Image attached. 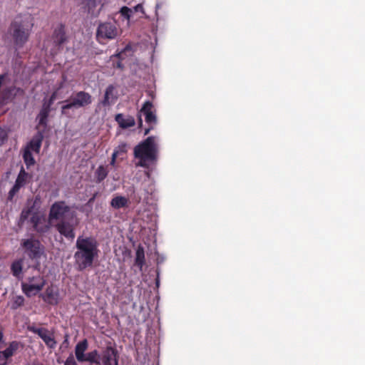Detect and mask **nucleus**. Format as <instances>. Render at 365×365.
<instances>
[{
	"mask_svg": "<svg viewBox=\"0 0 365 365\" xmlns=\"http://www.w3.org/2000/svg\"><path fill=\"white\" fill-rule=\"evenodd\" d=\"M48 222L59 234L68 240L76 237V225L73 223V215L70 206L65 201L60 200L53 203L48 212Z\"/></svg>",
	"mask_w": 365,
	"mask_h": 365,
	"instance_id": "1",
	"label": "nucleus"
},
{
	"mask_svg": "<svg viewBox=\"0 0 365 365\" xmlns=\"http://www.w3.org/2000/svg\"><path fill=\"white\" fill-rule=\"evenodd\" d=\"M87 339L79 341L75 347V356L78 362H89L96 365H118V351L112 346H106L100 354L96 349L85 354L88 349Z\"/></svg>",
	"mask_w": 365,
	"mask_h": 365,
	"instance_id": "2",
	"label": "nucleus"
},
{
	"mask_svg": "<svg viewBox=\"0 0 365 365\" xmlns=\"http://www.w3.org/2000/svg\"><path fill=\"white\" fill-rule=\"evenodd\" d=\"M77 250L74 253L75 264L80 271L91 267L98 256V243L93 237H78L76 242Z\"/></svg>",
	"mask_w": 365,
	"mask_h": 365,
	"instance_id": "3",
	"label": "nucleus"
},
{
	"mask_svg": "<svg viewBox=\"0 0 365 365\" xmlns=\"http://www.w3.org/2000/svg\"><path fill=\"white\" fill-rule=\"evenodd\" d=\"M34 25V19L29 14L19 15L10 26V32L16 49L22 48L29 41Z\"/></svg>",
	"mask_w": 365,
	"mask_h": 365,
	"instance_id": "4",
	"label": "nucleus"
},
{
	"mask_svg": "<svg viewBox=\"0 0 365 365\" xmlns=\"http://www.w3.org/2000/svg\"><path fill=\"white\" fill-rule=\"evenodd\" d=\"M158 145L155 137L149 136L134 148L133 154L139 161L137 166L148 168L149 163H155L158 158Z\"/></svg>",
	"mask_w": 365,
	"mask_h": 365,
	"instance_id": "5",
	"label": "nucleus"
},
{
	"mask_svg": "<svg viewBox=\"0 0 365 365\" xmlns=\"http://www.w3.org/2000/svg\"><path fill=\"white\" fill-rule=\"evenodd\" d=\"M24 90L16 86L8 74H0V105H7L16 97L23 96Z\"/></svg>",
	"mask_w": 365,
	"mask_h": 365,
	"instance_id": "6",
	"label": "nucleus"
},
{
	"mask_svg": "<svg viewBox=\"0 0 365 365\" xmlns=\"http://www.w3.org/2000/svg\"><path fill=\"white\" fill-rule=\"evenodd\" d=\"M92 96L86 91H78L73 93L69 101H63L66 103L61 106V114L67 115V110L70 109H78L85 108L92 103Z\"/></svg>",
	"mask_w": 365,
	"mask_h": 365,
	"instance_id": "7",
	"label": "nucleus"
},
{
	"mask_svg": "<svg viewBox=\"0 0 365 365\" xmlns=\"http://www.w3.org/2000/svg\"><path fill=\"white\" fill-rule=\"evenodd\" d=\"M46 280L44 277L38 274L29 277L21 282V290L27 297L36 296L46 285Z\"/></svg>",
	"mask_w": 365,
	"mask_h": 365,
	"instance_id": "8",
	"label": "nucleus"
},
{
	"mask_svg": "<svg viewBox=\"0 0 365 365\" xmlns=\"http://www.w3.org/2000/svg\"><path fill=\"white\" fill-rule=\"evenodd\" d=\"M118 35V29L115 23L105 22L99 24L96 31V39L100 43L104 40L114 39Z\"/></svg>",
	"mask_w": 365,
	"mask_h": 365,
	"instance_id": "9",
	"label": "nucleus"
},
{
	"mask_svg": "<svg viewBox=\"0 0 365 365\" xmlns=\"http://www.w3.org/2000/svg\"><path fill=\"white\" fill-rule=\"evenodd\" d=\"M21 245L30 259L38 260L41 258L43 247L38 240L33 238L23 240Z\"/></svg>",
	"mask_w": 365,
	"mask_h": 365,
	"instance_id": "10",
	"label": "nucleus"
},
{
	"mask_svg": "<svg viewBox=\"0 0 365 365\" xmlns=\"http://www.w3.org/2000/svg\"><path fill=\"white\" fill-rule=\"evenodd\" d=\"M28 330L34 334H37L45 343L49 349H54L56 346L53 334L50 332L48 329L42 327H36L35 326H29Z\"/></svg>",
	"mask_w": 365,
	"mask_h": 365,
	"instance_id": "11",
	"label": "nucleus"
},
{
	"mask_svg": "<svg viewBox=\"0 0 365 365\" xmlns=\"http://www.w3.org/2000/svg\"><path fill=\"white\" fill-rule=\"evenodd\" d=\"M52 41L58 51L62 50L63 44L68 41L65 26L63 24H60L54 29Z\"/></svg>",
	"mask_w": 365,
	"mask_h": 365,
	"instance_id": "12",
	"label": "nucleus"
},
{
	"mask_svg": "<svg viewBox=\"0 0 365 365\" xmlns=\"http://www.w3.org/2000/svg\"><path fill=\"white\" fill-rule=\"evenodd\" d=\"M40 297L43 302L50 305H56L58 303V291L52 284L48 286Z\"/></svg>",
	"mask_w": 365,
	"mask_h": 365,
	"instance_id": "13",
	"label": "nucleus"
},
{
	"mask_svg": "<svg viewBox=\"0 0 365 365\" xmlns=\"http://www.w3.org/2000/svg\"><path fill=\"white\" fill-rule=\"evenodd\" d=\"M29 222L31 224L34 230L37 232L45 233L48 232L49 229V226L44 223L45 220L43 217L38 212H34L32 214Z\"/></svg>",
	"mask_w": 365,
	"mask_h": 365,
	"instance_id": "14",
	"label": "nucleus"
},
{
	"mask_svg": "<svg viewBox=\"0 0 365 365\" xmlns=\"http://www.w3.org/2000/svg\"><path fill=\"white\" fill-rule=\"evenodd\" d=\"M43 140V130H38L27 143L24 150H28L30 152L33 151L38 154L41 150L42 141Z\"/></svg>",
	"mask_w": 365,
	"mask_h": 365,
	"instance_id": "15",
	"label": "nucleus"
},
{
	"mask_svg": "<svg viewBox=\"0 0 365 365\" xmlns=\"http://www.w3.org/2000/svg\"><path fill=\"white\" fill-rule=\"evenodd\" d=\"M153 103L148 101L144 103L140 113L145 115V122L148 125H155L157 123L156 115L153 112Z\"/></svg>",
	"mask_w": 365,
	"mask_h": 365,
	"instance_id": "16",
	"label": "nucleus"
},
{
	"mask_svg": "<svg viewBox=\"0 0 365 365\" xmlns=\"http://www.w3.org/2000/svg\"><path fill=\"white\" fill-rule=\"evenodd\" d=\"M115 119V121L118 123L119 126L123 129L133 127L135 124L133 117L130 115L125 116L122 113L117 114Z\"/></svg>",
	"mask_w": 365,
	"mask_h": 365,
	"instance_id": "17",
	"label": "nucleus"
},
{
	"mask_svg": "<svg viewBox=\"0 0 365 365\" xmlns=\"http://www.w3.org/2000/svg\"><path fill=\"white\" fill-rule=\"evenodd\" d=\"M21 346V342L18 341H12L8 344L7 347L4 350L1 351V353L4 354V358H6L9 361L16 354Z\"/></svg>",
	"mask_w": 365,
	"mask_h": 365,
	"instance_id": "18",
	"label": "nucleus"
},
{
	"mask_svg": "<svg viewBox=\"0 0 365 365\" xmlns=\"http://www.w3.org/2000/svg\"><path fill=\"white\" fill-rule=\"evenodd\" d=\"M114 86L113 85H109L105 91L103 99L100 102L104 107L110 106L113 104L117 99L116 97L113 96Z\"/></svg>",
	"mask_w": 365,
	"mask_h": 365,
	"instance_id": "19",
	"label": "nucleus"
},
{
	"mask_svg": "<svg viewBox=\"0 0 365 365\" xmlns=\"http://www.w3.org/2000/svg\"><path fill=\"white\" fill-rule=\"evenodd\" d=\"M50 111L51 109L48 108V106H43L37 117L38 120V123L36 126L37 129H38L39 126H43V128H46L47 126V120Z\"/></svg>",
	"mask_w": 365,
	"mask_h": 365,
	"instance_id": "20",
	"label": "nucleus"
},
{
	"mask_svg": "<svg viewBox=\"0 0 365 365\" xmlns=\"http://www.w3.org/2000/svg\"><path fill=\"white\" fill-rule=\"evenodd\" d=\"M135 264L140 269H142L145 264V252L141 245H139L135 252Z\"/></svg>",
	"mask_w": 365,
	"mask_h": 365,
	"instance_id": "21",
	"label": "nucleus"
},
{
	"mask_svg": "<svg viewBox=\"0 0 365 365\" xmlns=\"http://www.w3.org/2000/svg\"><path fill=\"white\" fill-rule=\"evenodd\" d=\"M128 200L123 196H116L113 197L110 202V205L115 209H120L127 207Z\"/></svg>",
	"mask_w": 365,
	"mask_h": 365,
	"instance_id": "22",
	"label": "nucleus"
},
{
	"mask_svg": "<svg viewBox=\"0 0 365 365\" xmlns=\"http://www.w3.org/2000/svg\"><path fill=\"white\" fill-rule=\"evenodd\" d=\"M23 269V259L15 260L12 262L11 265V271L12 274L17 277L20 278L22 273Z\"/></svg>",
	"mask_w": 365,
	"mask_h": 365,
	"instance_id": "23",
	"label": "nucleus"
},
{
	"mask_svg": "<svg viewBox=\"0 0 365 365\" xmlns=\"http://www.w3.org/2000/svg\"><path fill=\"white\" fill-rule=\"evenodd\" d=\"M29 177V174L21 167L15 182L21 187H24L26 185Z\"/></svg>",
	"mask_w": 365,
	"mask_h": 365,
	"instance_id": "24",
	"label": "nucleus"
},
{
	"mask_svg": "<svg viewBox=\"0 0 365 365\" xmlns=\"http://www.w3.org/2000/svg\"><path fill=\"white\" fill-rule=\"evenodd\" d=\"M22 158L27 168L34 165L36 163V160L31 152L28 150H23Z\"/></svg>",
	"mask_w": 365,
	"mask_h": 365,
	"instance_id": "25",
	"label": "nucleus"
},
{
	"mask_svg": "<svg viewBox=\"0 0 365 365\" xmlns=\"http://www.w3.org/2000/svg\"><path fill=\"white\" fill-rule=\"evenodd\" d=\"M95 175L96 178V181L98 182H101L107 177L108 170L104 166L100 165L96 170Z\"/></svg>",
	"mask_w": 365,
	"mask_h": 365,
	"instance_id": "26",
	"label": "nucleus"
},
{
	"mask_svg": "<svg viewBox=\"0 0 365 365\" xmlns=\"http://www.w3.org/2000/svg\"><path fill=\"white\" fill-rule=\"evenodd\" d=\"M78 3L81 5H83L84 8L88 10V12L90 13L94 10V9L97 6L98 0H77Z\"/></svg>",
	"mask_w": 365,
	"mask_h": 365,
	"instance_id": "27",
	"label": "nucleus"
},
{
	"mask_svg": "<svg viewBox=\"0 0 365 365\" xmlns=\"http://www.w3.org/2000/svg\"><path fill=\"white\" fill-rule=\"evenodd\" d=\"M24 301L25 299L24 297L21 295H18L13 297L11 304V309L14 310L17 309L18 308L24 305Z\"/></svg>",
	"mask_w": 365,
	"mask_h": 365,
	"instance_id": "28",
	"label": "nucleus"
},
{
	"mask_svg": "<svg viewBox=\"0 0 365 365\" xmlns=\"http://www.w3.org/2000/svg\"><path fill=\"white\" fill-rule=\"evenodd\" d=\"M126 153L127 145L122 143L114 150L113 154H115L118 158H120V160H123Z\"/></svg>",
	"mask_w": 365,
	"mask_h": 365,
	"instance_id": "29",
	"label": "nucleus"
},
{
	"mask_svg": "<svg viewBox=\"0 0 365 365\" xmlns=\"http://www.w3.org/2000/svg\"><path fill=\"white\" fill-rule=\"evenodd\" d=\"M22 187L17 184L16 182L14 185V186L11 188L9 190L8 195H7V201L9 202H13L14 197L15 195L19 192L20 189Z\"/></svg>",
	"mask_w": 365,
	"mask_h": 365,
	"instance_id": "30",
	"label": "nucleus"
},
{
	"mask_svg": "<svg viewBox=\"0 0 365 365\" xmlns=\"http://www.w3.org/2000/svg\"><path fill=\"white\" fill-rule=\"evenodd\" d=\"M121 56V53H118L114 56H112L110 57L111 61H113V68H119L120 70L123 69V64L120 61V60H118L116 62H115L114 58H120Z\"/></svg>",
	"mask_w": 365,
	"mask_h": 365,
	"instance_id": "31",
	"label": "nucleus"
},
{
	"mask_svg": "<svg viewBox=\"0 0 365 365\" xmlns=\"http://www.w3.org/2000/svg\"><path fill=\"white\" fill-rule=\"evenodd\" d=\"M31 208H27V209H24L21 212V215H20V222H24L31 215Z\"/></svg>",
	"mask_w": 365,
	"mask_h": 365,
	"instance_id": "32",
	"label": "nucleus"
},
{
	"mask_svg": "<svg viewBox=\"0 0 365 365\" xmlns=\"http://www.w3.org/2000/svg\"><path fill=\"white\" fill-rule=\"evenodd\" d=\"M120 13L124 18L130 20L132 14V9L127 6H123L120 10Z\"/></svg>",
	"mask_w": 365,
	"mask_h": 365,
	"instance_id": "33",
	"label": "nucleus"
},
{
	"mask_svg": "<svg viewBox=\"0 0 365 365\" xmlns=\"http://www.w3.org/2000/svg\"><path fill=\"white\" fill-rule=\"evenodd\" d=\"M56 98V92H53V93L51 95V96H50V98H49V99H48V102L44 103L43 106H48V108L51 109V106H52V104L53 103V102H54V101H55Z\"/></svg>",
	"mask_w": 365,
	"mask_h": 365,
	"instance_id": "34",
	"label": "nucleus"
},
{
	"mask_svg": "<svg viewBox=\"0 0 365 365\" xmlns=\"http://www.w3.org/2000/svg\"><path fill=\"white\" fill-rule=\"evenodd\" d=\"M63 365H78L73 354H70Z\"/></svg>",
	"mask_w": 365,
	"mask_h": 365,
	"instance_id": "35",
	"label": "nucleus"
},
{
	"mask_svg": "<svg viewBox=\"0 0 365 365\" xmlns=\"http://www.w3.org/2000/svg\"><path fill=\"white\" fill-rule=\"evenodd\" d=\"M8 364V360L6 358H4V354L0 351V365H6Z\"/></svg>",
	"mask_w": 365,
	"mask_h": 365,
	"instance_id": "36",
	"label": "nucleus"
},
{
	"mask_svg": "<svg viewBox=\"0 0 365 365\" xmlns=\"http://www.w3.org/2000/svg\"><path fill=\"white\" fill-rule=\"evenodd\" d=\"M5 339H4V329L2 327H0V347H1V345L4 344Z\"/></svg>",
	"mask_w": 365,
	"mask_h": 365,
	"instance_id": "37",
	"label": "nucleus"
},
{
	"mask_svg": "<svg viewBox=\"0 0 365 365\" xmlns=\"http://www.w3.org/2000/svg\"><path fill=\"white\" fill-rule=\"evenodd\" d=\"M6 137V133L4 129L0 127V141L4 140Z\"/></svg>",
	"mask_w": 365,
	"mask_h": 365,
	"instance_id": "38",
	"label": "nucleus"
},
{
	"mask_svg": "<svg viewBox=\"0 0 365 365\" xmlns=\"http://www.w3.org/2000/svg\"><path fill=\"white\" fill-rule=\"evenodd\" d=\"M117 158L118 157L116 156L115 154H112L111 160H110V165L115 166Z\"/></svg>",
	"mask_w": 365,
	"mask_h": 365,
	"instance_id": "39",
	"label": "nucleus"
},
{
	"mask_svg": "<svg viewBox=\"0 0 365 365\" xmlns=\"http://www.w3.org/2000/svg\"><path fill=\"white\" fill-rule=\"evenodd\" d=\"M133 9L135 12L143 11V7L142 4H140L136 5Z\"/></svg>",
	"mask_w": 365,
	"mask_h": 365,
	"instance_id": "40",
	"label": "nucleus"
},
{
	"mask_svg": "<svg viewBox=\"0 0 365 365\" xmlns=\"http://www.w3.org/2000/svg\"><path fill=\"white\" fill-rule=\"evenodd\" d=\"M153 126H154L153 125H149V128H146V129L145 130L144 135H148V134L150 133V131L152 129H153Z\"/></svg>",
	"mask_w": 365,
	"mask_h": 365,
	"instance_id": "41",
	"label": "nucleus"
},
{
	"mask_svg": "<svg viewBox=\"0 0 365 365\" xmlns=\"http://www.w3.org/2000/svg\"><path fill=\"white\" fill-rule=\"evenodd\" d=\"M68 344V335H66V336H65V339H64V341H63L62 345L67 346Z\"/></svg>",
	"mask_w": 365,
	"mask_h": 365,
	"instance_id": "42",
	"label": "nucleus"
},
{
	"mask_svg": "<svg viewBox=\"0 0 365 365\" xmlns=\"http://www.w3.org/2000/svg\"><path fill=\"white\" fill-rule=\"evenodd\" d=\"M31 365H44L43 364H42L41 362H39L38 361H34L32 362Z\"/></svg>",
	"mask_w": 365,
	"mask_h": 365,
	"instance_id": "43",
	"label": "nucleus"
},
{
	"mask_svg": "<svg viewBox=\"0 0 365 365\" xmlns=\"http://www.w3.org/2000/svg\"><path fill=\"white\" fill-rule=\"evenodd\" d=\"M33 267L34 269L38 270L40 268V263L37 262Z\"/></svg>",
	"mask_w": 365,
	"mask_h": 365,
	"instance_id": "44",
	"label": "nucleus"
},
{
	"mask_svg": "<svg viewBox=\"0 0 365 365\" xmlns=\"http://www.w3.org/2000/svg\"><path fill=\"white\" fill-rule=\"evenodd\" d=\"M138 123H139V126H142L143 120H142V118L140 116L139 117V119H138Z\"/></svg>",
	"mask_w": 365,
	"mask_h": 365,
	"instance_id": "45",
	"label": "nucleus"
},
{
	"mask_svg": "<svg viewBox=\"0 0 365 365\" xmlns=\"http://www.w3.org/2000/svg\"><path fill=\"white\" fill-rule=\"evenodd\" d=\"M95 197H96V195H94L93 197L90 200V202L93 200L95 199Z\"/></svg>",
	"mask_w": 365,
	"mask_h": 365,
	"instance_id": "46",
	"label": "nucleus"
}]
</instances>
